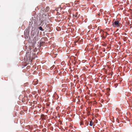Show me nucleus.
<instances>
[{"instance_id": "nucleus-1", "label": "nucleus", "mask_w": 132, "mask_h": 132, "mask_svg": "<svg viewBox=\"0 0 132 132\" xmlns=\"http://www.w3.org/2000/svg\"><path fill=\"white\" fill-rule=\"evenodd\" d=\"M114 24L116 25L117 27H118L119 26V21H115L114 22Z\"/></svg>"}, {"instance_id": "nucleus-2", "label": "nucleus", "mask_w": 132, "mask_h": 132, "mask_svg": "<svg viewBox=\"0 0 132 132\" xmlns=\"http://www.w3.org/2000/svg\"><path fill=\"white\" fill-rule=\"evenodd\" d=\"M50 10V8L49 7H47L45 9V11L46 12H48Z\"/></svg>"}, {"instance_id": "nucleus-3", "label": "nucleus", "mask_w": 132, "mask_h": 132, "mask_svg": "<svg viewBox=\"0 0 132 132\" xmlns=\"http://www.w3.org/2000/svg\"><path fill=\"white\" fill-rule=\"evenodd\" d=\"M39 29L40 30H41L42 31H43L44 30L43 29V28L41 27H39Z\"/></svg>"}, {"instance_id": "nucleus-4", "label": "nucleus", "mask_w": 132, "mask_h": 132, "mask_svg": "<svg viewBox=\"0 0 132 132\" xmlns=\"http://www.w3.org/2000/svg\"><path fill=\"white\" fill-rule=\"evenodd\" d=\"M92 121H90V124H89V125L90 126H92Z\"/></svg>"}, {"instance_id": "nucleus-5", "label": "nucleus", "mask_w": 132, "mask_h": 132, "mask_svg": "<svg viewBox=\"0 0 132 132\" xmlns=\"http://www.w3.org/2000/svg\"><path fill=\"white\" fill-rule=\"evenodd\" d=\"M82 121H81L80 122V125H82Z\"/></svg>"}, {"instance_id": "nucleus-6", "label": "nucleus", "mask_w": 132, "mask_h": 132, "mask_svg": "<svg viewBox=\"0 0 132 132\" xmlns=\"http://www.w3.org/2000/svg\"><path fill=\"white\" fill-rule=\"evenodd\" d=\"M73 16H74L75 17H76L77 16V15H73Z\"/></svg>"}, {"instance_id": "nucleus-7", "label": "nucleus", "mask_w": 132, "mask_h": 132, "mask_svg": "<svg viewBox=\"0 0 132 132\" xmlns=\"http://www.w3.org/2000/svg\"><path fill=\"white\" fill-rule=\"evenodd\" d=\"M86 67H83V70H84V68H85L86 69Z\"/></svg>"}, {"instance_id": "nucleus-8", "label": "nucleus", "mask_w": 132, "mask_h": 132, "mask_svg": "<svg viewBox=\"0 0 132 132\" xmlns=\"http://www.w3.org/2000/svg\"><path fill=\"white\" fill-rule=\"evenodd\" d=\"M44 15H45V17H46V14H44Z\"/></svg>"}, {"instance_id": "nucleus-9", "label": "nucleus", "mask_w": 132, "mask_h": 132, "mask_svg": "<svg viewBox=\"0 0 132 132\" xmlns=\"http://www.w3.org/2000/svg\"><path fill=\"white\" fill-rule=\"evenodd\" d=\"M85 61V60H83V61ZM85 62H83V63H85Z\"/></svg>"}, {"instance_id": "nucleus-10", "label": "nucleus", "mask_w": 132, "mask_h": 132, "mask_svg": "<svg viewBox=\"0 0 132 132\" xmlns=\"http://www.w3.org/2000/svg\"><path fill=\"white\" fill-rule=\"evenodd\" d=\"M42 116H44V115H42L41 116H42Z\"/></svg>"}]
</instances>
